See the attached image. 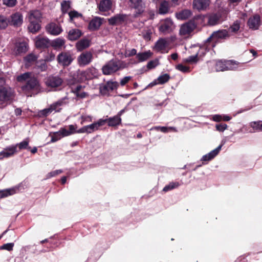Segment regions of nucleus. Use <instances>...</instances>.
<instances>
[{"mask_svg": "<svg viewBox=\"0 0 262 262\" xmlns=\"http://www.w3.org/2000/svg\"><path fill=\"white\" fill-rule=\"evenodd\" d=\"M73 60V55L70 51L61 52L57 56L58 63L63 67L69 66Z\"/></svg>", "mask_w": 262, "mask_h": 262, "instance_id": "obj_1", "label": "nucleus"}, {"mask_svg": "<svg viewBox=\"0 0 262 262\" xmlns=\"http://www.w3.org/2000/svg\"><path fill=\"white\" fill-rule=\"evenodd\" d=\"M105 120L102 119H99L97 122L83 126L77 130V133H88L90 134L94 131L98 130L99 128L105 124Z\"/></svg>", "mask_w": 262, "mask_h": 262, "instance_id": "obj_2", "label": "nucleus"}, {"mask_svg": "<svg viewBox=\"0 0 262 262\" xmlns=\"http://www.w3.org/2000/svg\"><path fill=\"white\" fill-rule=\"evenodd\" d=\"M14 92L10 87H0V102L4 103L11 101L14 98Z\"/></svg>", "mask_w": 262, "mask_h": 262, "instance_id": "obj_3", "label": "nucleus"}, {"mask_svg": "<svg viewBox=\"0 0 262 262\" xmlns=\"http://www.w3.org/2000/svg\"><path fill=\"white\" fill-rule=\"evenodd\" d=\"M212 34L214 37V45H211L212 47H214L216 44L227 39L230 36L226 29L219 30L213 32Z\"/></svg>", "mask_w": 262, "mask_h": 262, "instance_id": "obj_4", "label": "nucleus"}, {"mask_svg": "<svg viewBox=\"0 0 262 262\" xmlns=\"http://www.w3.org/2000/svg\"><path fill=\"white\" fill-rule=\"evenodd\" d=\"M24 91L36 90L40 91L41 89L39 82L34 76L31 77L27 81L26 84L21 87Z\"/></svg>", "mask_w": 262, "mask_h": 262, "instance_id": "obj_5", "label": "nucleus"}, {"mask_svg": "<svg viewBox=\"0 0 262 262\" xmlns=\"http://www.w3.org/2000/svg\"><path fill=\"white\" fill-rule=\"evenodd\" d=\"M51 40L47 37L38 35L35 37V45L37 49L45 50L51 47Z\"/></svg>", "mask_w": 262, "mask_h": 262, "instance_id": "obj_6", "label": "nucleus"}, {"mask_svg": "<svg viewBox=\"0 0 262 262\" xmlns=\"http://www.w3.org/2000/svg\"><path fill=\"white\" fill-rule=\"evenodd\" d=\"M102 73L104 75H108L118 71L117 64L115 59H112L107 62L102 68Z\"/></svg>", "mask_w": 262, "mask_h": 262, "instance_id": "obj_7", "label": "nucleus"}, {"mask_svg": "<svg viewBox=\"0 0 262 262\" xmlns=\"http://www.w3.org/2000/svg\"><path fill=\"white\" fill-rule=\"evenodd\" d=\"M196 27L194 20H190L181 25L179 33L181 35H185L191 33Z\"/></svg>", "mask_w": 262, "mask_h": 262, "instance_id": "obj_8", "label": "nucleus"}, {"mask_svg": "<svg viewBox=\"0 0 262 262\" xmlns=\"http://www.w3.org/2000/svg\"><path fill=\"white\" fill-rule=\"evenodd\" d=\"M210 4V0H193L192 8L199 12L205 11Z\"/></svg>", "mask_w": 262, "mask_h": 262, "instance_id": "obj_9", "label": "nucleus"}, {"mask_svg": "<svg viewBox=\"0 0 262 262\" xmlns=\"http://www.w3.org/2000/svg\"><path fill=\"white\" fill-rule=\"evenodd\" d=\"M93 55L90 51H85L80 54L77 58L78 63L80 67L89 64L92 60Z\"/></svg>", "mask_w": 262, "mask_h": 262, "instance_id": "obj_10", "label": "nucleus"}, {"mask_svg": "<svg viewBox=\"0 0 262 262\" xmlns=\"http://www.w3.org/2000/svg\"><path fill=\"white\" fill-rule=\"evenodd\" d=\"M9 25L14 27H20L23 23V16L21 13L17 12L12 14L9 17Z\"/></svg>", "mask_w": 262, "mask_h": 262, "instance_id": "obj_11", "label": "nucleus"}, {"mask_svg": "<svg viewBox=\"0 0 262 262\" xmlns=\"http://www.w3.org/2000/svg\"><path fill=\"white\" fill-rule=\"evenodd\" d=\"M127 15L123 13L117 14L108 19V24L111 26H117L122 24L125 21Z\"/></svg>", "mask_w": 262, "mask_h": 262, "instance_id": "obj_12", "label": "nucleus"}, {"mask_svg": "<svg viewBox=\"0 0 262 262\" xmlns=\"http://www.w3.org/2000/svg\"><path fill=\"white\" fill-rule=\"evenodd\" d=\"M129 1L130 3V7L137 10L135 14V16L141 14L144 11L145 3L143 0H129Z\"/></svg>", "mask_w": 262, "mask_h": 262, "instance_id": "obj_13", "label": "nucleus"}, {"mask_svg": "<svg viewBox=\"0 0 262 262\" xmlns=\"http://www.w3.org/2000/svg\"><path fill=\"white\" fill-rule=\"evenodd\" d=\"M46 30L48 33L54 36L58 35L63 31L61 26L55 23L48 24L46 27Z\"/></svg>", "mask_w": 262, "mask_h": 262, "instance_id": "obj_14", "label": "nucleus"}, {"mask_svg": "<svg viewBox=\"0 0 262 262\" xmlns=\"http://www.w3.org/2000/svg\"><path fill=\"white\" fill-rule=\"evenodd\" d=\"M28 49V45L26 41L17 42L15 45L14 52L15 55H20L26 53Z\"/></svg>", "mask_w": 262, "mask_h": 262, "instance_id": "obj_15", "label": "nucleus"}, {"mask_svg": "<svg viewBox=\"0 0 262 262\" xmlns=\"http://www.w3.org/2000/svg\"><path fill=\"white\" fill-rule=\"evenodd\" d=\"M62 79L58 76H50L45 81L46 85L48 87L57 88L61 85Z\"/></svg>", "mask_w": 262, "mask_h": 262, "instance_id": "obj_16", "label": "nucleus"}, {"mask_svg": "<svg viewBox=\"0 0 262 262\" xmlns=\"http://www.w3.org/2000/svg\"><path fill=\"white\" fill-rule=\"evenodd\" d=\"M247 25L250 29L256 30L260 25V17L259 15L256 14L250 17L248 21Z\"/></svg>", "mask_w": 262, "mask_h": 262, "instance_id": "obj_17", "label": "nucleus"}, {"mask_svg": "<svg viewBox=\"0 0 262 262\" xmlns=\"http://www.w3.org/2000/svg\"><path fill=\"white\" fill-rule=\"evenodd\" d=\"M102 24V19L99 17L96 16L89 22L88 29L92 31L98 30Z\"/></svg>", "mask_w": 262, "mask_h": 262, "instance_id": "obj_18", "label": "nucleus"}, {"mask_svg": "<svg viewBox=\"0 0 262 262\" xmlns=\"http://www.w3.org/2000/svg\"><path fill=\"white\" fill-rule=\"evenodd\" d=\"M83 35L82 32L78 29H71L68 33L67 39L70 41L78 40Z\"/></svg>", "mask_w": 262, "mask_h": 262, "instance_id": "obj_19", "label": "nucleus"}, {"mask_svg": "<svg viewBox=\"0 0 262 262\" xmlns=\"http://www.w3.org/2000/svg\"><path fill=\"white\" fill-rule=\"evenodd\" d=\"M90 45L91 40L87 38H83L76 42L75 46L77 51L81 52L89 48Z\"/></svg>", "mask_w": 262, "mask_h": 262, "instance_id": "obj_20", "label": "nucleus"}, {"mask_svg": "<svg viewBox=\"0 0 262 262\" xmlns=\"http://www.w3.org/2000/svg\"><path fill=\"white\" fill-rule=\"evenodd\" d=\"M172 13L170 11V7L169 2L166 0L162 1L159 5L158 13L160 15H165Z\"/></svg>", "mask_w": 262, "mask_h": 262, "instance_id": "obj_21", "label": "nucleus"}, {"mask_svg": "<svg viewBox=\"0 0 262 262\" xmlns=\"http://www.w3.org/2000/svg\"><path fill=\"white\" fill-rule=\"evenodd\" d=\"M21 184L19 185L8 189L0 190V199L7 197L9 195H11L16 193L19 191V188L20 187Z\"/></svg>", "mask_w": 262, "mask_h": 262, "instance_id": "obj_22", "label": "nucleus"}, {"mask_svg": "<svg viewBox=\"0 0 262 262\" xmlns=\"http://www.w3.org/2000/svg\"><path fill=\"white\" fill-rule=\"evenodd\" d=\"M192 15L191 10L188 9H183L175 14L176 17L179 20H185L189 18Z\"/></svg>", "mask_w": 262, "mask_h": 262, "instance_id": "obj_23", "label": "nucleus"}, {"mask_svg": "<svg viewBox=\"0 0 262 262\" xmlns=\"http://www.w3.org/2000/svg\"><path fill=\"white\" fill-rule=\"evenodd\" d=\"M28 15L29 20L41 21V19L42 18V14L39 10H31L28 12Z\"/></svg>", "mask_w": 262, "mask_h": 262, "instance_id": "obj_24", "label": "nucleus"}, {"mask_svg": "<svg viewBox=\"0 0 262 262\" xmlns=\"http://www.w3.org/2000/svg\"><path fill=\"white\" fill-rule=\"evenodd\" d=\"M102 120L105 121V124L107 123V125L111 127H115L120 125L122 121L121 118H118L116 115L106 119H102Z\"/></svg>", "mask_w": 262, "mask_h": 262, "instance_id": "obj_25", "label": "nucleus"}, {"mask_svg": "<svg viewBox=\"0 0 262 262\" xmlns=\"http://www.w3.org/2000/svg\"><path fill=\"white\" fill-rule=\"evenodd\" d=\"M112 3L111 0H101L98 4L99 10L101 12H106L111 9Z\"/></svg>", "mask_w": 262, "mask_h": 262, "instance_id": "obj_26", "label": "nucleus"}, {"mask_svg": "<svg viewBox=\"0 0 262 262\" xmlns=\"http://www.w3.org/2000/svg\"><path fill=\"white\" fill-rule=\"evenodd\" d=\"M29 24L28 26L29 31L32 33H36L41 29V21L29 20Z\"/></svg>", "mask_w": 262, "mask_h": 262, "instance_id": "obj_27", "label": "nucleus"}, {"mask_svg": "<svg viewBox=\"0 0 262 262\" xmlns=\"http://www.w3.org/2000/svg\"><path fill=\"white\" fill-rule=\"evenodd\" d=\"M67 99V97L62 98L57 101L51 104L49 106L51 111H55L56 112H59L61 110V108L60 107L61 106L65 104L64 100Z\"/></svg>", "mask_w": 262, "mask_h": 262, "instance_id": "obj_28", "label": "nucleus"}, {"mask_svg": "<svg viewBox=\"0 0 262 262\" xmlns=\"http://www.w3.org/2000/svg\"><path fill=\"white\" fill-rule=\"evenodd\" d=\"M173 25L172 20L170 18H166L164 23L161 24L159 27V31L161 32L165 33L169 31Z\"/></svg>", "mask_w": 262, "mask_h": 262, "instance_id": "obj_29", "label": "nucleus"}, {"mask_svg": "<svg viewBox=\"0 0 262 262\" xmlns=\"http://www.w3.org/2000/svg\"><path fill=\"white\" fill-rule=\"evenodd\" d=\"M153 53L150 50L139 52L137 54L136 58L138 59V62H142L147 60L151 57Z\"/></svg>", "mask_w": 262, "mask_h": 262, "instance_id": "obj_30", "label": "nucleus"}, {"mask_svg": "<svg viewBox=\"0 0 262 262\" xmlns=\"http://www.w3.org/2000/svg\"><path fill=\"white\" fill-rule=\"evenodd\" d=\"M66 40L63 38L58 37L55 39L51 40V47H52L55 49L58 50L61 48L62 47L64 46Z\"/></svg>", "mask_w": 262, "mask_h": 262, "instance_id": "obj_31", "label": "nucleus"}, {"mask_svg": "<svg viewBox=\"0 0 262 262\" xmlns=\"http://www.w3.org/2000/svg\"><path fill=\"white\" fill-rule=\"evenodd\" d=\"M221 16L217 13H213L208 16V24L209 26H215L220 23Z\"/></svg>", "mask_w": 262, "mask_h": 262, "instance_id": "obj_32", "label": "nucleus"}, {"mask_svg": "<svg viewBox=\"0 0 262 262\" xmlns=\"http://www.w3.org/2000/svg\"><path fill=\"white\" fill-rule=\"evenodd\" d=\"M167 42L164 38L159 39L155 43V48L158 51H162L166 49Z\"/></svg>", "mask_w": 262, "mask_h": 262, "instance_id": "obj_33", "label": "nucleus"}, {"mask_svg": "<svg viewBox=\"0 0 262 262\" xmlns=\"http://www.w3.org/2000/svg\"><path fill=\"white\" fill-rule=\"evenodd\" d=\"M9 25V18L6 16L0 15V30H4Z\"/></svg>", "mask_w": 262, "mask_h": 262, "instance_id": "obj_34", "label": "nucleus"}, {"mask_svg": "<svg viewBox=\"0 0 262 262\" xmlns=\"http://www.w3.org/2000/svg\"><path fill=\"white\" fill-rule=\"evenodd\" d=\"M180 186V184L178 182H170L168 185H166L163 189V191L164 192H167L173 189L178 188Z\"/></svg>", "mask_w": 262, "mask_h": 262, "instance_id": "obj_35", "label": "nucleus"}, {"mask_svg": "<svg viewBox=\"0 0 262 262\" xmlns=\"http://www.w3.org/2000/svg\"><path fill=\"white\" fill-rule=\"evenodd\" d=\"M31 77V73L30 72H25L17 76L16 80L19 82H23L28 80Z\"/></svg>", "mask_w": 262, "mask_h": 262, "instance_id": "obj_36", "label": "nucleus"}, {"mask_svg": "<svg viewBox=\"0 0 262 262\" xmlns=\"http://www.w3.org/2000/svg\"><path fill=\"white\" fill-rule=\"evenodd\" d=\"M170 78V75L168 74L165 73L160 75L157 80L159 84H163L167 82Z\"/></svg>", "mask_w": 262, "mask_h": 262, "instance_id": "obj_37", "label": "nucleus"}, {"mask_svg": "<svg viewBox=\"0 0 262 262\" xmlns=\"http://www.w3.org/2000/svg\"><path fill=\"white\" fill-rule=\"evenodd\" d=\"M29 140L28 138H27L25 140H24L23 141L20 142L19 143H17L15 145H16V147L18 146L19 150L22 149H30L31 147L29 146Z\"/></svg>", "mask_w": 262, "mask_h": 262, "instance_id": "obj_38", "label": "nucleus"}, {"mask_svg": "<svg viewBox=\"0 0 262 262\" xmlns=\"http://www.w3.org/2000/svg\"><path fill=\"white\" fill-rule=\"evenodd\" d=\"M225 68L226 71L234 70L236 68L237 64L235 61L233 60H225Z\"/></svg>", "mask_w": 262, "mask_h": 262, "instance_id": "obj_39", "label": "nucleus"}, {"mask_svg": "<svg viewBox=\"0 0 262 262\" xmlns=\"http://www.w3.org/2000/svg\"><path fill=\"white\" fill-rule=\"evenodd\" d=\"M241 21L236 20L229 28V30L232 33L237 32L240 29Z\"/></svg>", "mask_w": 262, "mask_h": 262, "instance_id": "obj_40", "label": "nucleus"}, {"mask_svg": "<svg viewBox=\"0 0 262 262\" xmlns=\"http://www.w3.org/2000/svg\"><path fill=\"white\" fill-rule=\"evenodd\" d=\"M71 8V3L70 1H63L61 3V10L63 14L68 13Z\"/></svg>", "mask_w": 262, "mask_h": 262, "instance_id": "obj_41", "label": "nucleus"}, {"mask_svg": "<svg viewBox=\"0 0 262 262\" xmlns=\"http://www.w3.org/2000/svg\"><path fill=\"white\" fill-rule=\"evenodd\" d=\"M69 21L70 23H72L74 19L77 18L79 17H82V14L80 13H79L76 10H72L69 12Z\"/></svg>", "mask_w": 262, "mask_h": 262, "instance_id": "obj_42", "label": "nucleus"}, {"mask_svg": "<svg viewBox=\"0 0 262 262\" xmlns=\"http://www.w3.org/2000/svg\"><path fill=\"white\" fill-rule=\"evenodd\" d=\"M222 144L219 145L215 149L207 154L208 157L210 158L211 160L214 158L219 154L222 148Z\"/></svg>", "mask_w": 262, "mask_h": 262, "instance_id": "obj_43", "label": "nucleus"}, {"mask_svg": "<svg viewBox=\"0 0 262 262\" xmlns=\"http://www.w3.org/2000/svg\"><path fill=\"white\" fill-rule=\"evenodd\" d=\"M160 64L159 60L158 58L154 60H150L147 64V68L148 70H151L155 68L157 66Z\"/></svg>", "mask_w": 262, "mask_h": 262, "instance_id": "obj_44", "label": "nucleus"}, {"mask_svg": "<svg viewBox=\"0 0 262 262\" xmlns=\"http://www.w3.org/2000/svg\"><path fill=\"white\" fill-rule=\"evenodd\" d=\"M215 70L216 71H226L225 68V62L224 61L220 60L216 62L215 66Z\"/></svg>", "mask_w": 262, "mask_h": 262, "instance_id": "obj_45", "label": "nucleus"}, {"mask_svg": "<svg viewBox=\"0 0 262 262\" xmlns=\"http://www.w3.org/2000/svg\"><path fill=\"white\" fill-rule=\"evenodd\" d=\"M37 59V57L33 53H30L24 57V60L27 63H31L35 61Z\"/></svg>", "mask_w": 262, "mask_h": 262, "instance_id": "obj_46", "label": "nucleus"}, {"mask_svg": "<svg viewBox=\"0 0 262 262\" xmlns=\"http://www.w3.org/2000/svg\"><path fill=\"white\" fill-rule=\"evenodd\" d=\"M52 112L51 111L50 107L39 111L38 113V116L40 118L45 117L48 116Z\"/></svg>", "mask_w": 262, "mask_h": 262, "instance_id": "obj_47", "label": "nucleus"}, {"mask_svg": "<svg viewBox=\"0 0 262 262\" xmlns=\"http://www.w3.org/2000/svg\"><path fill=\"white\" fill-rule=\"evenodd\" d=\"M251 126L257 131H262V121H255L251 123Z\"/></svg>", "mask_w": 262, "mask_h": 262, "instance_id": "obj_48", "label": "nucleus"}, {"mask_svg": "<svg viewBox=\"0 0 262 262\" xmlns=\"http://www.w3.org/2000/svg\"><path fill=\"white\" fill-rule=\"evenodd\" d=\"M198 55L199 53H197L194 55L190 56L188 58L184 59V61L188 63H196L198 61Z\"/></svg>", "mask_w": 262, "mask_h": 262, "instance_id": "obj_49", "label": "nucleus"}, {"mask_svg": "<svg viewBox=\"0 0 262 262\" xmlns=\"http://www.w3.org/2000/svg\"><path fill=\"white\" fill-rule=\"evenodd\" d=\"M99 91L101 95L104 96L107 95L110 91L107 85V83L104 84L100 85L99 87Z\"/></svg>", "mask_w": 262, "mask_h": 262, "instance_id": "obj_50", "label": "nucleus"}, {"mask_svg": "<svg viewBox=\"0 0 262 262\" xmlns=\"http://www.w3.org/2000/svg\"><path fill=\"white\" fill-rule=\"evenodd\" d=\"M107 85L110 91H112L115 89H117L119 86V83L117 81H112L109 80L106 82Z\"/></svg>", "mask_w": 262, "mask_h": 262, "instance_id": "obj_51", "label": "nucleus"}, {"mask_svg": "<svg viewBox=\"0 0 262 262\" xmlns=\"http://www.w3.org/2000/svg\"><path fill=\"white\" fill-rule=\"evenodd\" d=\"M37 68L41 72H45L47 71L48 66L45 61H41L37 62Z\"/></svg>", "mask_w": 262, "mask_h": 262, "instance_id": "obj_52", "label": "nucleus"}, {"mask_svg": "<svg viewBox=\"0 0 262 262\" xmlns=\"http://www.w3.org/2000/svg\"><path fill=\"white\" fill-rule=\"evenodd\" d=\"M7 153L10 154V157L17 152L16 145H12L5 148Z\"/></svg>", "mask_w": 262, "mask_h": 262, "instance_id": "obj_53", "label": "nucleus"}, {"mask_svg": "<svg viewBox=\"0 0 262 262\" xmlns=\"http://www.w3.org/2000/svg\"><path fill=\"white\" fill-rule=\"evenodd\" d=\"M3 4L8 7H13L17 4V0H3Z\"/></svg>", "mask_w": 262, "mask_h": 262, "instance_id": "obj_54", "label": "nucleus"}, {"mask_svg": "<svg viewBox=\"0 0 262 262\" xmlns=\"http://www.w3.org/2000/svg\"><path fill=\"white\" fill-rule=\"evenodd\" d=\"M157 129H160L162 132L166 133L168 132L169 130H173L174 132H177V129L174 127H165V126H157L155 127Z\"/></svg>", "mask_w": 262, "mask_h": 262, "instance_id": "obj_55", "label": "nucleus"}, {"mask_svg": "<svg viewBox=\"0 0 262 262\" xmlns=\"http://www.w3.org/2000/svg\"><path fill=\"white\" fill-rule=\"evenodd\" d=\"M176 69L178 70L181 71L183 73H187L189 72V67L184 66L183 64L180 63L176 66Z\"/></svg>", "mask_w": 262, "mask_h": 262, "instance_id": "obj_56", "label": "nucleus"}, {"mask_svg": "<svg viewBox=\"0 0 262 262\" xmlns=\"http://www.w3.org/2000/svg\"><path fill=\"white\" fill-rule=\"evenodd\" d=\"M14 247V243H9L4 244L2 246L0 247V249L1 250H6L7 251H10L13 250V248Z\"/></svg>", "mask_w": 262, "mask_h": 262, "instance_id": "obj_57", "label": "nucleus"}, {"mask_svg": "<svg viewBox=\"0 0 262 262\" xmlns=\"http://www.w3.org/2000/svg\"><path fill=\"white\" fill-rule=\"evenodd\" d=\"M115 60L117 64L118 71L121 69H123L124 68H127V64L125 61L119 60L118 59H115Z\"/></svg>", "mask_w": 262, "mask_h": 262, "instance_id": "obj_58", "label": "nucleus"}, {"mask_svg": "<svg viewBox=\"0 0 262 262\" xmlns=\"http://www.w3.org/2000/svg\"><path fill=\"white\" fill-rule=\"evenodd\" d=\"M61 136L60 132H56L54 133L53 136H52L50 142L53 143L57 141L61 138Z\"/></svg>", "mask_w": 262, "mask_h": 262, "instance_id": "obj_59", "label": "nucleus"}, {"mask_svg": "<svg viewBox=\"0 0 262 262\" xmlns=\"http://www.w3.org/2000/svg\"><path fill=\"white\" fill-rule=\"evenodd\" d=\"M227 125L225 123L217 124L215 125L216 129L220 132H223L227 128Z\"/></svg>", "mask_w": 262, "mask_h": 262, "instance_id": "obj_60", "label": "nucleus"}, {"mask_svg": "<svg viewBox=\"0 0 262 262\" xmlns=\"http://www.w3.org/2000/svg\"><path fill=\"white\" fill-rule=\"evenodd\" d=\"M62 172V170L61 169H58V170H55L51 171L48 173L47 178H50L55 177Z\"/></svg>", "mask_w": 262, "mask_h": 262, "instance_id": "obj_61", "label": "nucleus"}, {"mask_svg": "<svg viewBox=\"0 0 262 262\" xmlns=\"http://www.w3.org/2000/svg\"><path fill=\"white\" fill-rule=\"evenodd\" d=\"M62 137L68 136L71 135V132H69V130H67L64 127H62L59 130Z\"/></svg>", "mask_w": 262, "mask_h": 262, "instance_id": "obj_62", "label": "nucleus"}, {"mask_svg": "<svg viewBox=\"0 0 262 262\" xmlns=\"http://www.w3.org/2000/svg\"><path fill=\"white\" fill-rule=\"evenodd\" d=\"M132 77L130 76H125L120 80V84L121 86L125 85L130 79Z\"/></svg>", "mask_w": 262, "mask_h": 262, "instance_id": "obj_63", "label": "nucleus"}, {"mask_svg": "<svg viewBox=\"0 0 262 262\" xmlns=\"http://www.w3.org/2000/svg\"><path fill=\"white\" fill-rule=\"evenodd\" d=\"M128 53L127 55H125V57H132L134 55H136L138 54L137 53V50L135 49H132L130 50H128Z\"/></svg>", "mask_w": 262, "mask_h": 262, "instance_id": "obj_64", "label": "nucleus"}]
</instances>
